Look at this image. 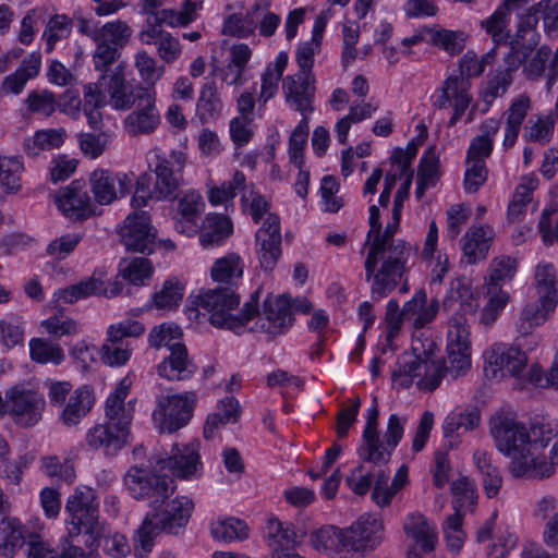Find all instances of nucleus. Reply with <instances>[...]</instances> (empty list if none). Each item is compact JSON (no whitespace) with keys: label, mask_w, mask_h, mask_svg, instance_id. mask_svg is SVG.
<instances>
[{"label":"nucleus","mask_w":558,"mask_h":558,"mask_svg":"<svg viewBox=\"0 0 558 558\" xmlns=\"http://www.w3.org/2000/svg\"><path fill=\"white\" fill-rule=\"evenodd\" d=\"M268 536L270 539V547L284 548L286 550L293 549L296 544V532L292 524L283 523L278 519H270L267 524Z\"/></svg>","instance_id":"52"},{"label":"nucleus","mask_w":558,"mask_h":558,"mask_svg":"<svg viewBox=\"0 0 558 558\" xmlns=\"http://www.w3.org/2000/svg\"><path fill=\"white\" fill-rule=\"evenodd\" d=\"M29 353L33 361L41 364L52 363L59 365L64 360L61 347L41 338H34L29 342Z\"/></svg>","instance_id":"53"},{"label":"nucleus","mask_w":558,"mask_h":558,"mask_svg":"<svg viewBox=\"0 0 558 558\" xmlns=\"http://www.w3.org/2000/svg\"><path fill=\"white\" fill-rule=\"evenodd\" d=\"M490 435L496 448L511 458L509 470L514 477L542 480L554 474L543 453L554 437L549 424L536 421L527 428L514 417L497 413L490 418Z\"/></svg>","instance_id":"1"},{"label":"nucleus","mask_w":558,"mask_h":558,"mask_svg":"<svg viewBox=\"0 0 558 558\" xmlns=\"http://www.w3.org/2000/svg\"><path fill=\"white\" fill-rule=\"evenodd\" d=\"M65 136L66 132L62 128L39 130L33 136L24 140V151L31 157H36L43 150L60 148Z\"/></svg>","instance_id":"42"},{"label":"nucleus","mask_w":558,"mask_h":558,"mask_svg":"<svg viewBox=\"0 0 558 558\" xmlns=\"http://www.w3.org/2000/svg\"><path fill=\"white\" fill-rule=\"evenodd\" d=\"M437 344L428 337H416L412 340L411 352L404 353L399 360L398 369L393 378L405 377L402 383L410 385L411 379L421 377V389L434 391L440 384L445 374L452 378L465 375L471 368V349L447 348V363L434 361Z\"/></svg>","instance_id":"3"},{"label":"nucleus","mask_w":558,"mask_h":558,"mask_svg":"<svg viewBox=\"0 0 558 558\" xmlns=\"http://www.w3.org/2000/svg\"><path fill=\"white\" fill-rule=\"evenodd\" d=\"M132 34L133 31L126 22L116 20L99 27L97 41H105L121 50L130 41Z\"/></svg>","instance_id":"50"},{"label":"nucleus","mask_w":558,"mask_h":558,"mask_svg":"<svg viewBox=\"0 0 558 558\" xmlns=\"http://www.w3.org/2000/svg\"><path fill=\"white\" fill-rule=\"evenodd\" d=\"M555 310L556 308L545 310L544 303L539 300L526 303L517 323L518 332L522 336L530 335L535 327L544 324Z\"/></svg>","instance_id":"46"},{"label":"nucleus","mask_w":558,"mask_h":558,"mask_svg":"<svg viewBox=\"0 0 558 558\" xmlns=\"http://www.w3.org/2000/svg\"><path fill=\"white\" fill-rule=\"evenodd\" d=\"M34 535L19 519L5 515L0 521V551L12 557Z\"/></svg>","instance_id":"32"},{"label":"nucleus","mask_w":558,"mask_h":558,"mask_svg":"<svg viewBox=\"0 0 558 558\" xmlns=\"http://www.w3.org/2000/svg\"><path fill=\"white\" fill-rule=\"evenodd\" d=\"M199 466L198 444L196 442L184 446L175 444L167 458L157 460V472L167 470L172 476L184 480L196 474Z\"/></svg>","instance_id":"19"},{"label":"nucleus","mask_w":558,"mask_h":558,"mask_svg":"<svg viewBox=\"0 0 558 558\" xmlns=\"http://www.w3.org/2000/svg\"><path fill=\"white\" fill-rule=\"evenodd\" d=\"M121 241L129 251L150 255L157 248V230L146 211L128 215L120 229Z\"/></svg>","instance_id":"14"},{"label":"nucleus","mask_w":558,"mask_h":558,"mask_svg":"<svg viewBox=\"0 0 558 558\" xmlns=\"http://www.w3.org/2000/svg\"><path fill=\"white\" fill-rule=\"evenodd\" d=\"M403 529L407 535L414 541V545L408 550L407 558H422V553L429 554L434 551L437 533L435 526L428 522L425 515L421 513L409 514Z\"/></svg>","instance_id":"24"},{"label":"nucleus","mask_w":558,"mask_h":558,"mask_svg":"<svg viewBox=\"0 0 558 558\" xmlns=\"http://www.w3.org/2000/svg\"><path fill=\"white\" fill-rule=\"evenodd\" d=\"M260 2H256L246 14L233 13L223 24V34L235 37H247L254 33L257 27V21L260 17Z\"/></svg>","instance_id":"45"},{"label":"nucleus","mask_w":558,"mask_h":558,"mask_svg":"<svg viewBox=\"0 0 558 558\" xmlns=\"http://www.w3.org/2000/svg\"><path fill=\"white\" fill-rule=\"evenodd\" d=\"M123 292V283L119 280L106 283L101 278L95 275L72 284L63 290L58 291V299L64 303H74L80 299L89 295H104L106 298H114Z\"/></svg>","instance_id":"26"},{"label":"nucleus","mask_w":558,"mask_h":558,"mask_svg":"<svg viewBox=\"0 0 558 558\" xmlns=\"http://www.w3.org/2000/svg\"><path fill=\"white\" fill-rule=\"evenodd\" d=\"M72 26V20L64 14H56L48 21L44 32V37H46L47 41V52L53 50L57 41L69 37Z\"/></svg>","instance_id":"57"},{"label":"nucleus","mask_w":558,"mask_h":558,"mask_svg":"<svg viewBox=\"0 0 558 558\" xmlns=\"http://www.w3.org/2000/svg\"><path fill=\"white\" fill-rule=\"evenodd\" d=\"M442 86L453 102V114L448 123L449 126H453L472 102L471 82L466 77L453 75L446 78Z\"/></svg>","instance_id":"37"},{"label":"nucleus","mask_w":558,"mask_h":558,"mask_svg":"<svg viewBox=\"0 0 558 558\" xmlns=\"http://www.w3.org/2000/svg\"><path fill=\"white\" fill-rule=\"evenodd\" d=\"M204 206L202 195L197 191L191 190L178 198L177 211L183 219L192 221L202 214Z\"/></svg>","instance_id":"64"},{"label":"nucleus","mask_w":558,"mask_h":558,"mask_svg":"<svg viewBox=\"0 0 558 558\" xmlns=\"http://www.w3.org/2000/svg\"><path fill=\"white\" fill-rule=\"evenodd\" d=\"M401 211H398L396 218L392 208V221L369 243L364 267L366 279L372 280L371 294L374 300L386 298L397 288L412 255V247L408 243L393 239L399 228Z\"/></svg>","instance_id":"2"},{"label":"nucleus","mask_w":558,"mask_h":558,"mask_svg":"<svg viewBox=\"0 0 558 558\" xmlns=\"http://www.w3.org/2000/svg\"><path fill=\"white\" fill-rule=\"evenodd\" d=\"M95 402L93 390L88 386L76 389L69 398L61 420L66 426H73L87 415Z\"/></svg>","instance_id":"39"},{"label":"nucleus","mask_w":558,"mask_h":558,"mask_svg":"<svg viewBox=\"0 0 558 558\" xmlns=\"http://www.w3.org/2000/svg\"><path fill=\"white\" fill-rule=\"evenodd\" d=\"M90 190L95 201L100 205H109L119 196L130 193L132 181L125 173H113L105 169H96L89 177Z\"/></svg>","instance_id":"18"},{"label":"nucleus","mask_w":558,"mask_h":558,"mask_svg":"<svg viewBox=\"0 0 558 558\" xmlns=\"http://www.w3.org/2000/svg\"><path fill=\"white\" fill-rule=\"evenodd\" d=\"M223 108L222 100L214 80L207 81L201 88L196 112L203 123L218 119Z\"/></svg>","instance_id":"41"},{"label":"nucleus","mask_w":558,"mask_h":558,"mask_svg":"<svg viewBox=\"0 0 558 558\" xmlns=\"http://www.w3.org/2000/svg\"><path fill=\"white\" fill-rule=\"evenodd\" d=\"M484 361L485 376L498 379L518 376L527 364V355L519 345L497 342L484 352Z\"/></svg>","instance_id":"12"},{"label":"nucleus","mask_w":558,"mask_h":558,"mask_svg":"<svg viewBox=\"0 0 558 558\" xmlns=\"http://www.w3.org/2000/svg\"><path fill=\"white\" fill-rule=\"evenodd\" d=\"M477 307L470 283L464 279L452 281L444 300V308L452 312L448 322L447 348L471 349L466 315L474 314Z\"/></svg>","instance_id":"6"},{"label":"nucleus","mask_w":558,"mask_h":558,"mask_svg":"<svg viewBox=\"0 0 558 558\" xmlns=\"http://www.w3.org/2000/svg\"><path fill=\"white\" fill-rule=\"evenodd\" d=\"M481 421V414L477 409H472L464 412L450 413L442 424L445 437H452L453 435H462L469 430L476 428Z\"/></svg>","instance_id":"48"},{"label":"nucleus","mask_w":558,"mask_h":558,"mask_svg":"<svg viewBox=\"0 0 558 558\" xmlns=\"http://www.w3.org/2000/svg\"><path fill=\"white\" fill-rule=\"evenodd\" d=\"M258 295L259 291H255L243 308L239 310L240 294L236 291L215 287L199 293L195 304L208 314L213 326L239 332L258 314Z\"/></svg>","instance_id":"5"},{"label":"nucleus","mask_w":558,"mask_h":558,"mask_svg":"<svg viewBox=\"0 0 558 558\" xmlns=\"http://www.w3.org/2000/svg\"><path fill=\"white\" fill-rule=\"evenodd\" d=\"M308 135V119H302L289 138V158L294 167L301 169L304 165L303 150Z\"/></svg>","instance_id":"60"},{"label":"nucleus","mask_w":558,"mask_h":558,"mask_svg":"<svg viewBox=\"0 0 558 558\" xmlns=\"http://www.w3.org/2000/svg\"><path fill=\"white\" fill-rule=\"evenodd\" d=\"M211 535L220 542H233L245 539L248 535L246 524L235 518L218 520L211 524Z\"/></svg>","instance_id":"51"},{"label":"nucleus","mask_w":558,"mask_h":558,"mask_svg":"<svg viewBox=\"0 0 558 558\" xmlns=\"http://www.w3.org/2000/svg\"><path fill=\"white\" fill-rule=\"evenodd\" d=\"M282 90L286 102L299 111L302 119H308V116L314 111L315 76L288 75L283 80Z\"/></svg>","instance_id":"20"},{"label":"nucleus","mask_w":558,"mask_h":558,"mask_svg":"<svg viewBox=\"0 0 558 558\" xmlns=\"http://www.w3.org/2000/svg\"><path fill=\"white\" fill-rule=\"evenodd\" d=\"M532 108L531 97L523 93L512 99L506 111V128L502 145L506 149L512 147L520 134L521 125Z\"/></svg>","instance_id":"35"},{"label":"nucleus","mask_w":558,"mask_h":558,"mask_svg":"<svg viewBox=\"0 0 558 558\" xmlns=\"http://www.w3.org/2000/svg\"><path fill=\"white\" fill-rule=\"evenodd\" d=\"M526 380L542 389H558V359L548 369H543L538 364H532L526 373Z\"/></svg>","instance_id":"61"},{"label":"nucleus","mask_w":558,"mask_h":558,"mask_svg":"<svg viewBox=\"0 0 558 558\" xmlns=\"http://www.w3.org/2000/svg\"><path fill=\"white\" fill-rule=\"evenodd\" d=\"M197 367L190 359L187 349L182 342H175L169 356L157 366L158 374L169 380H187Z\"/></svg>","instance_id":"27"},{"label":"nucleus","mask_w":558,"mask_h":558,"mask_svg":"<svg viewBox=\"0 0 558 558\" xmlns=\"http://www.w3.org/2000/svg\"><path fill=\"white\" fill-rule=\"evenodd\" d=\"M151 262L145 257L124 258L119 264V274L134 286H142L153 275Z\"/></svg>","instance_id":"49"},{"label":"nucleus","mask_w":558,"mask_h":558,"mask_svg":"<svg viewBox=\"0 0 558 558\" xmlns=\"http://www.w3.org/2000/svg\"><path fill=\"white\" fill-rule=\"evenodd\" d=\"M438 310L439 301L437 299H432L427 304V294L424 289L416 291L401 310L397 300L388 301L385 314L388 339L399 333L403 323H409L414 329L424 328L434 320Z\"/></svg>","instance_id":"7"},{"label":"nucleus","mask_w":558,"mask_h":558,"mask_svg":"<svg viewBox=\"0 0 558 558\" xmlns=\"http://www.w3.org/2000/svg\"><path fill=\"white\" fill-rule=\"evenodd\" d=\"M473 460L481 473L483 488L488 498H494L498 495L504 478L500 470L493 463L492 456L484 450H476L473 453Z\"/></svg>","instance_id":"40"},{"label":"nucleus","mask_w":558,"mask_h":558,"mask_svg":"<svg viewBox=\"0 0 558 558\" xmlns=\"http://www.w3.org/2000/svg\"><path fill=\"white\" fill-rule=\"evenodd\" d=\"M41 63V56L33 52L25 58L14 73L5 76L1 84L4 94H20L26 83L38 75Z\"/></svg>","instance_id":"38"},{"label":"nucleus","mask_w":558,"mask_h":558,"mask_svg":"<svg viewBox=\"0 0 558 558\" xmlns=\"http://www.w3.org/2000/svg\"><path fill=\"white\" fill-rule=\"evenodd\" d=\"M183 286L178 280H167L160 291L154 294V303L158 308H173L183 298Z\"/></svg>","instance_id":"63"},{"label":"nucleus","mask_w":558,"mask_h":558,"mask_svg":"<svg viewBox=\"0 0 558 558\" xmlns=\"http://www.w3.org/2000/svg\"><path fill=\"white\" fill-rule=\"evenodd\" d=\"M144 330L143 324L131 319L109 326L107 330L108 338L100 349L101 361L111 367L126 364L132 351L124 338L138 337Z\"/></svg>","instance_id":"13"},{"label":"nucleus","mask_w":558,"mask_h":558,"mask_svg":"<svg viewBox=\"0 0 558 558\" xmlns=\"http://www.w3.org/2000/svg\"><path fill=\"white\" fill-rule=\"evenodd\" d=\"M233 232L229 217L222 214L209 213L205 217L199 234V243L204 248L221 245Z\"/></svg>","instance_id":"34"},{"label":"nucleus","mask_w":558,"mask_h":558,"mask_svg":"<svg viewBox=\"0 0 558 558\" xmlns=\"http://www.w3.org/2000/svg\"><path fill=\"white\" fill-rule=\"evenodd\" d=\"M534 286L537 300L544 303L545 310L558 305V279L556 268L550 263H541L535 268Z\"/></svg>","instance_id":"33"},{"label":"nucleus","mask_w":558,"mask_h":558,"mask_svg":"<svg viewBox=\"0 0 558 558\" xmlns=\"http://www.w3.org/2000/svg\"><path fill=\"white\" fill-rule=\"evenodd\" d=\"M513 82V76L509 72L498 71L488 82L483 90L482 98L486 104V108L483 110L486 112L492 106L494 100L498 97H502L510 85Z\"/></svg>","instance_id":"62"},{"label":"nucleus","mask_w":558,"mask_h":558,"mask_svg":"<svg viewBox=\"0 0 558 558\" xmlns=\"http://www.w3.org/2000/svg\"><path fill=\"white\" fill-rule=\"evenodd\" d=\"M255 240L260 267L266 271L272 270L281 256L280 219L276 214L267 216Z\"/></svg>","instance_id":"17"},{"label":"nucleus","mask_w":558,"mask_h":558,"mask_svg":"<svg viewBox=\"0 0 558 558\" xmlns=\"http://www.w3.org/2000/svg\"><path fill=\"white\" fill-rule=\"evenodd\" d=\"M244 265L241 257L235 253H229L218 258L210 270L214 282L217 288H231L236 291L238 281L243 276Z\"/></svg>","instance_id":"36"},{"label":"nucleus","mask_w":558,"mask_h":558,"mask_svg":"<svg viewBox=\"0 0 558 558\" xmlns=\"http://www.w3.org/2000/svg\"><path fill=\"white\" fill-rule=\"evenodd\" d=\"M23 163L17 157L0 158V185L7 191H17L21 187Z\"/></svg>","instance_id":"58"},{"label":"nucleus","mask_w":558,"mask_h":558,"mask_svg":"<svg viewBox=\"0 0 558 558\" xmlns=\"http://www.w3.org/2000/svg\"><path fill=\"white\" fill-rule=\"evenodd\" d=\"M345 530L347 549L365 553L373 550L381 539L383 523L371 514L361 515Z\"/></svg>","instance_id":"21"},{"label":"nucleus","mask_w":558,"mask_h":558,"mask_svg":"<svg viewBox=\"0 0 558 558\" xmlns=\"http://www.w3.org/2000/svg\"><path fill=\"white\" fill-rule=\"evenodd\" d=\"M403 433L404 428L400 417L397 414H391L384 435L385 441L380 439V434L362 435V444L357 449L362 463L368 462L376 468L386 465L390 461L391 453L399 445Z\"/></svg>","instance_id":"10"},{"label":"nucleus","mask_w":558,"mask_h":558,"mask_svg":"<svg viewBox=\"0 0 558 558\" xmlns=\"http://www.w3.org/2000/svg\"><path fill=\"white\" fill-rule=\"evenodd\" d=\"M292 322L291 301L281 295L265 300L263 316L258 318L256 327L270 336H277L289 329Z\"/></svg>","instance_id":"22"},{"label":"nucleus","mask_w":558,"mask_h":558,"mask_svg":"<svg viewBox=\"0 0 558 558\" xmlns=\"http://www.w3.org/2000/svg\"><path fill=\"white\" fill-rule=\"evenodd\" d=\"M488 301L480 313V322L485 326L494 324L509 302V294L501 289L487 287Z\"/></svg>","instance_id":"55"},{"label":"nucleus","mask_w":558,"mask_h":558,"mask_svg":"<svg viewBox=\"0 0 558 558\" xmlns=\"http://www.w3.org/2000/svg\"><path fill=\"white\" fill-rule=\"evenodd\" d=\"M134 64L143 82L148 88H154L155 84L165 73L162 65H157V61L147 51L140 50L135 54Z\"/></svg>","instance_id":"56"},{"label":"nucleus","mask_w":558,"mask_h":558,"mask_svg":"<svg viewBox=\"0 0 558 558\" xmlns=\"http://www.w3.org/2000/svg\"><path fill=\"white\" fill-rule=\"evenodd\" d=\"M65 96L69 97V102L62 100L58 101L54 94L50 90H36L28 94L25 102L31 112L40 113L45 117H50L57 108H60L63 112H68V106L74 110H78L81 105L78 95L66 92Z\"/></svg>","instance_id":"31"},{"label":"nucleus","mask_w":558,"mask_h":558,"mask_svg":"<svg viewBox=\"0 0 558 558\" xmlns=\"http://www.w3.org/2000/svg\"><path fill=\"white\" fill-rule=\"evenodd\" d=\"M517 272V260L510 256L496 257L489 268L487 287L500 289L501 284L513 279Z\"/></svg>","instance_id":"54"},{"label":"nucleus","mask_w":558,"mask_h":558,"mask_svg":"<svg viewBox=\"0 0 558 558\" xmlns=\"http://www.w3.org/2000/svg\"><path fill=\"white\" fill-rule=\"evenodd\" d=\"M193 509L194 502L185 496L153 504L134 536L135 555L140 558L147 556L161 532L178 534L187 524Z\"/></svg>","instance_id":"4"},{"label":"nucleus","mask_w":558,"mask_h":558,"mask_svg":"<svg viewBox=\"0 0 558 558\" xmlns=\"http://www.w3.org/2000/svg\"><path fill=\"white\" fill-rule=\"evenodd\" d=\"M65 511L70 515L71 533L80 535L84 530L94 541L100 536L99 505L93 488H75L66 500Z\"/></svg>","instance_id":"8"},{"label":"nucleus","mask_w":558,"mask_h":558,"mask_svg":"<svg viewBox=\"0 0 558 558\" xmlns=\"http://www.w3.org/2000/svg\"><path fill=\"white\" fill-rule=\"evenodd\" d=\"M138 38L144 45H154L158 57L165 63H172L181 56L182 49L179 39L156 23L146 25L138 34Z\"/></svg>","instance_id":"28"},{"label":"nucleus","mask_w":558,"mask_h":558,"mask_svg":"<svg viewBox=\"0 0 558 558\" xmlns=\"http://www.w3.org/2000/svg\"><path fill=\"white\" fill-rule=\"evenodd\" d=\"M171 158L177 162V169L173 168L171 160L156 155L153 172L155 173L154 194L157 201L175 198L177 191L183 182L181 172L185 163V155L182 151H172Z\"/></svg>","instance_id":"15"},{"label":"nucleus","mask_w":558,"mask_h":558,"mask_svg":"<svg viewBox=\"0 0 558 558\" xmlns=\"http://www.w3.org/2000/svg\"><path fill=\"white\" fill-rule=\"evenodd\" d=\"M539 20L546 33L558 31V0H541L529 8L524 24L535 28Z\"/></svg>","instance_id":"43"},{"label":"nucleus","mask_w":558,"mask_h":558,"mask_svg":"<svg viewBox=\"0 0 558 558\" xmlns=\"http://www.w3.org/2000/svg\"><path fill=\"white\" fill-rule=\"evenodd\" d=\"M150 473L147 469L133 465L123 478L125 488L135 499H149L150 506L169 499L175 490L173 480L168 474Z\"/></svg>","instance_id":"9"},{"label":"nucleus","mask_w":558,"mask_h":558,"mask_svg":"<svg viewBox=\"0 0 558 558\" xmlns=\"http://www.w3.org/2000/svg\"><path fill=\"white\" fill-rule=\"evenodd\" d=\"M311 543L316 550L338 554L347 549L345 530L335 525L322 526L312 533Z\"/></svg>","instance_id":"44"},{"label":"nucleus","mask_w":558,"mask_h":558,"mask_svg":"<svg viewBox=\"0 0 558 558\" xmlns=\"http://www.w3.org/2000/svg\"><path fill=\"white\" fill-rule=\"evenodd\" d=\"M451 492L453 494L454 513H461L462 517L468 511H473L476 505L477 494L475 484L466 476H461L452 482Z\"/></svg>","instance_id":"47"},{"label":"nucleus","mask_w":558,"mask_h":558,"mask_svg":"<svg viewBox=\"0 0 558 558\" xmlns=\"http://www.w3.org/2000/svg\"><path fill=\"white\" fill-rule=\"evenodd\" d=\"M160 124V114L156 106V92L143 93L142 100L124 120L126 132L131 136L153 133Z\"/></svg>","instance_id":"23"},{"label":"nucleus","mask_w":558,"mask_h":558,"mask_svg":"<svg viewBox=\"0 0 558 558\" xmlns=\"http://www.w3.org/2000/svg\"><path fill=\"white\" fill-rule=\"evenodd\" d=\"M128 437L123 428L118 429L106 422L88 429L86 442L94 450L104 449L106 453L114 454L128 444Z\"/></svg>","instance_id":"30"},{"label":"nucleus","mask_w":558,"mask_h":558,"mask_svg":"<svg viewBox=\"0 0 558 558\" xmlns=\"http://www.w3.org/2000/svg\"><path fill=\"white\" fill-rule=\"evenodd\" d=\"M244 173L236 171L229 182L222 183L221 186L210 189L208 199L210 204L215 206L230 202L235 197L238 191L244 189Z\"/></svg>","instance_id":"59"},{"label":"nucleus","mask_w":558,"mask_h":558,"mask_svg":"<svg viewBox=\"0 0 558 558\" xmlns=\"http://www.w3.org/2000/svg\"><path fill=\"white\" fill-rule=\"evenodd\" d=\"M100 81H106L109 102L116 110H130L141 100L143 93H150L154 88L133 86L128 82L121 65L116 66L110 74H101Z\"/></svg>","instance_id":"16"},{"label":"nucleus","mask_w":558,"mask_h":558,"mask_svg":"<svg viewBox=\"0 0 558 558\" xmlns=\"http://www.w3.org/2000/svg\"><path fill=\"white\" fill-rule=\"evenodd\" d=\"M56 203L63 215L70 219L83 220L93 214L90 197L84 190V184L78 180L59 190Z\"/></svg>","instance_id":"25"},{"label":"nucleus","mask_w":558,"mask_h":558,"mask_svg":"<svg viewBox=\"0 0 558 558\" xmlns=\"http://www.w3.org/2000/svg\"><path fill=\"white\" fill-rule=\"evenodd\" d=\"M196 401L194 392L160 397L153 412L156 427L165 433H174L185 426L192 417Z\"/></svg>","instance_id":"11"},{"label":"nucleus","mask_w":558,"mask_h":558,"mask_svg":"<svg viewBox=\"0 0 558 558\" xmlns=\"http://www.w3.org/2000/svg\"><path fill=\"white\" fill-rule=\"evenodd\" d=\"M129 395V386L125 380H122L119 386L106 400L105 415L107 423L116 426L125 434H130L129 427L133 418V407L131 403H125L124 400Z\"/></svg>","instance_id":"29"}]
</instances>
